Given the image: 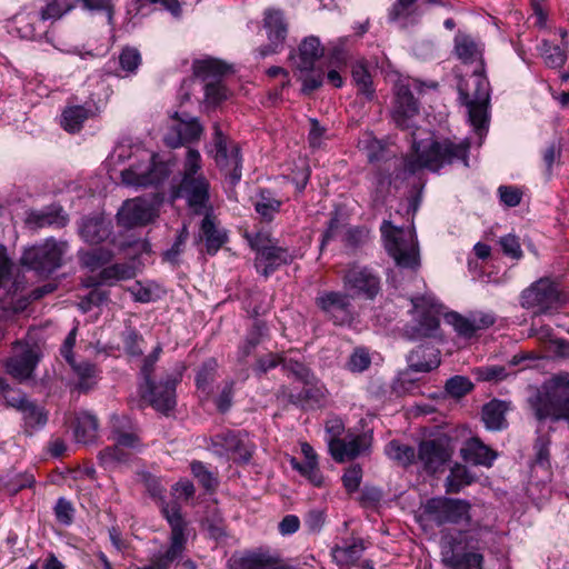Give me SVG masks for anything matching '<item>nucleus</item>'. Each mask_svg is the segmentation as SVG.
<instances>
[{"instance_id": "nucleus-1", "label": "nucleus", "mask_w": 569, "mask_h": 569, "mask_svg": "<svg viewBox=\"0 0 569 569\" xmlns=\"http://www.w3.org/2000/svg\"><path fill=\"white\" fill-rule=\"evenodd\" d=\"M469 148L470 142L467 139L459 142L449 139L436 141L431 138L421 141L413 140L412 153L406 158L405 168L410 173H415L422 168L438 171L455 161H462L465 166H468Z\"/></svg>"}, {"instance_id": "nucleus-2", "label": "nucleus", "mask_w": 569, "mask_h": 569, "mask_svg": "<svg viewBox=\"0 0 569 569\" xmlns=\"http://www.w3.org/2000/svg\"><path fill=\"white\" fill-rule=\"evenodd\" d=\"M200 169L201 156L199 151L189 149L184 160L183 177L177 188L176 197L184 199L192 213L203 216L213 212V206L210 183L202 173H199Z\"/></svg>"}, {"instance_id": "nucleus-3", "label": "nucleus", "mask_w": 569, "mask_h": 569, "mask_svg": "<svg viewBox=\"0 0 569 569\" xmlns=\"http://www.w3.org/2000/svg\"><path fill=\"white\" fill-rule=\"evenodd\" d=\"M462 103L468 108L469 121L481 137L488 126L490 86L485 67H478L471 74L462 77L458 83Z\"/></svg>"}, {"instance_id": "nucleus-4", "label": "nucleus", "mask_w": 569, "mask_h": 569, "mask_svg": "<svg viewBox=\"0 0 569 569\" xmlns=\"http://www.w3.org/2000/svg\"><path fill=\"white\" fill-rule=\"evenodd\" d=\"M529 405L539 421L569 422V376L552 378L541 391L529 398Z\"/></svg>"}, {"instance_id": "nucleus-5", "label": "nucleus", "mask_w": 569, "mask_h": 569, "mask_svg": "<svg viewBox=\"0 0 569 569\" xmlns=\"http://www.w3.org/2000/svg\"><path fill=\"white\" fill-rule=\"evenodd\" d=\"M325 47L316 36H308L289 54L291 68L298 80L302 82L301 91L310 94L323 82V71L316 69V62L323 56Z\"/></svg>"}, {"instance_id": "nucleus-6", "label": "nucleus", "mask_w": 569, "mask_h": 569, "mask_svg": "<svg viewBox=\"0 0 569 569\" xmlns=\"http://www.w3.org/2000/svg\"><path fill=\"white\" fill-rule=\"evenodd\" d=\"M162 513L171 528L170 546L161 553L154 555L146 565L137 569H171L181 559L186 549V521L183 520L180 508L176 502L167 503L162 507Z\"/></svg>"}, {"instance_id": "nucleus-7", "label": "nucleus", "mask_w": 569, "mask_h": 569, "mask_svg": "<svg viewBox=\"0 0 569 569\" xmlns=\"http://www.w3.org/2000/svg\"><path fill=\"white\" fill-rule=\"evenodd\" d=\"M478 541L469 533L442 537V561L451 569H483Z\"/></svg>"}, {"instance_id": "nucleus-8", "label": "nucleus", "mask_w": 569, "mask_h": 569, "mask_svg": "<svg viewBox=\"0 0 569 569\" xmlns=\"http://www.w3.org/2000/svg\"><path fill=\"white\" fill-rule=\"evenodd\" d=\"M381 232L385 237L386 249L397 266L412 269L419 266L418 246L411 231H406L385 221Z\"/></svg>"}, {"instance_id": "nucleus-9", "label": "nucleus", "mask_w": 569, "mask_h": 569, "mask_svg": "<svg viewBox=\"0 0 569 569\" xmlns=\"http://www.w3.org/2000/svg\"><path fill=\"white\" fill-rule=\"evenodd\" d=\"M112 439L114 445L99 453V459L104 466L124 462L129 456L128 450L137 449L140 445L137 428L126 416L112 417Z\"/></svg>"}, {"instance_id": "nucleus-10", "label": "nucleus", "mask_w": 569, "mask_h": 569, "mask_svg": "<svg viewBox=\"0 0 569 569\" xmlns=\"http://www.w3.org/2000/svg\"><path fill=\"white\" fill-rule=\"evenodd\" d=\"M471 505L463 499L438 497L429 499L425 505V515L437 526L469 525Z\"/></svg>"}, {"instance_id": "nucleus-11", "label": "nucleus", "mask_w": 569, "mask_h": 569, "mask_svg": "<svg viewBox=\"0 0 569 569\" xmlns=\"http://www.w3.org/2000/svg\"><path fill=\"white\" fill-rule=\"evenodd\" d=\"M67 243L48 239L43 243L26 249L21 263L40 274H49L61 266Z\"/></svg>"}, {"instance_id": "nucleus-12", "label": "nucleus", "mask_w": 569, "mask_h": 569, "mask_svg": "<svg viewBox=\"0 0 569 569\" xmlns=\"http://www.w3.org/2000/svg\"><path fill=\"white\" fill-rule=\"evenodd\" d=\"M167 162L158 161L154 154H146V158L121 172L122 182L126 186L147 187L163 181L170 174Z\"/></svg>"}, {"instance_id": "nucleus-13", "label": "nucleus", "mask_w": 569, "mask_h": 569, "mask_svg": "<svg viewBox=\"0 0 569 569\" xmlns=\"http://www.w3.org/2000/svg\"><path fill=\"white\" fill-rule=\"evenodd\" d=\"M343 288L352 297L373 300L381 290L379 276L368 267L353 264L343 274Z\"/></svg>"}, {"instance_id": "nucleus-14", "label": "nucleus", "mask_w": 569, "mask_h": 569, "mask_svg": "<svg viewBox=\"0 0 569 569\" xmlns=\"http://www.w3.org/2000/svg\"><path fill=\"white\" fill-rule=\"evenodd\" d=\"M351 298L347 292L327 291L317 298L316 303L335 325L349 326L355 319Z\"/></svg>"}, {"instance_id": "nucleus-15", "label": "nucleus", "mask_w": 569, "mask_h": 569, "mask_svg": "<svg viewBox=\"0 0 569 569\" xmlns=\"http://www.w3.org/2000/svg\"><path fill=\"white\" fill-rule=\"evenodd\" d=\"M178 378L167 377L158 385L153 381L140 385V395L157 411L169 415L176 407Z\"/></svg>"}, {"instance_id": "nucleus-16", "label": "nucleus", "mask_w": 569, "mask_h": 569, "mask_svg": "<svg viewBox=\"0 0 569 569\" xmlns=\"http://www.w3.org/2000/svg\"><path fill=\"white\" fill-rule=\"evenodd\" d=\"M157 216L158 210L153 202L143 198H134L123 202L117 213V221L119 226L131 229L147 226Z\"/></svg>"}, {"instance_id": "nucleus-17", "label": "nucleus", "mask_w": 569, "mask_h": 569, "mask_svg": "<svg viewBox=\"0 0 569 569\" xmlns=\"http://www.w3.org/2000/svg\"><path fill=\"white\" fill-rule=\"evenodd\" d=\"M214 160L217 164L224 171L230 183L234 186L240 181L242 176L240 149L237 146H233L231 150L228 149L227 139L218 124H214Z\"/></svg>"}, {"instance_id": "nucleus-18", "label": "nucleus", "mask_w": 569, "mask_h": 569, "mask_svg": "<svg viewBox=\"0 0 569 569\" xmlns=\"http://www.w3.org/2000/svg\"><path fill=\"white\" fill-rule=\"evenodd\" d=\"M263 29L268 43L259 48V54L264 58L279 52L286 42L288 34V21L283 12L277 9H268L263 17Z\"/></svg>"}, {"instance_id": "nucleus-19", "label": "nucleus", "mask_w": 569, "mask_h": 569, "mask_svg": "<svg viewBox=\"0 0 569 569\" xmlns=\"http://www.w3.org/2000/svg\"><path fill=\"white\" fill-rule=\"evenodd\" d=\"M521 299L522 307L535 308L537 312L545 313L558 305L559 291L552 281L540 279L522 292Z\"/></svg>"}, {"instance_id": "nucleus-20", "label": "nucleus", "mask_w": 569, "mask_h": 569, "mask_svg": "<svg viewBox=\"0 0 569 569\" xmlns=\"http://www.w3.org/2000/svg\"><path fill=\"white\" fill-rule=\"evenodd\" d=\"M39 361V352L36 346L16 343L13 356L6 362L7 372L19 382L29 380Z\"/></svg>"}, {"instance_id": "nucleus-21", "label": "nucleus", "mask_w": 569, "mask_h": 569, "mask_svg": "<svg viewBox=\"0 0 569 569\" xmlns=\"http://www.w3.org/2000/svg\"><path fill=\"white\" fill-rule=\"evenodd\" d=\"M212 448L218 456L232 455L236 461L248 462L253 451V445L247 436L226 431L212 437Z\"/></svg>"}, {"instance_id": "nucleus-22", "label": "nucleus", "mask_w": 569, "mask_h": 569, "mask_svg": "<svg viewBox=\"0 0 569 569\" xmlns=\"http://www.w3.org/2000/svg\"><path fill=\"white\" fill-rule=\"evenodd\" d=\"M448 323L463 337L470 338L478 330H485L496 322V317L491 312L475 311L463 317L458 312H449L446 315Z\"/></svg>"}, {"instance_id": "nucleus-23", "label": "nucleus", "mask_w": 569, "mask_h": 569, "mask_svg": "<svg viewBox=\"0 0 569 569\" xmlns=\"http://www.w3.org/2000/svg\"><path fill=\"white\" fill-rule=\"evenodd\" d=\"M418 459L429 473L443 471L451 459V451L438 440L423 441L419 446Z\"/></svg>"}, {"instance_id": "nucleus-24", "label": "nucleus", "mask_w": 569, "mask_h": 569, "mask_svg": "<svg viewBox=\"0 0 569 569\" xmlns=\"http://www.w3.org/2000/svg\"><path fill=\"white\" fill-rule=\"evenodd\" d=\"M176 123L164 134V142L171 148H177L186 142L197 140L201 136L203 128L197 118H179L174 113Z\"/></svg>"}, {"instance_id": "nucleus-25", "label": "nucleus", "mask_w": 569, "mask_h": 569, "mask_svg": "<svg viewBox=\"0 0 569 569\" xmlns=\"http://www.w3.org/2000/svg\"><path fill=\"white\" fill-rule=\"evenodd\" d=\"M371 446V438L367 435H357L345 439H331L329 450L333 459L338 462L355 459L368 451Z\"/></svg>"}, {"instance_id": "nucleus-26", "label": "nucleus", "mask_w": 569, "mask_h": 569, "mask_svg": "<svg viewBox=\"0 0 569 569\" xmlns=\"http://www.w3.org/2000/svg\"><path fill=\"white\" fill-rule=\"evenodd\" d=\"M292 259L293 254L287 248L278 246V241H276L260 256H257L256 267L264 277H268L277 268L290 263Z\"/></svg>"}, {"instance_id": "nucleus-27", "label": "nucleus", "mask_w": 569, "mask_h": 569, "mask_svg": "<svg viewBox=\"0 0 569 569\" xmlns=\"http://www.w3.org/2000/svg\"><path fill=\"white\" fill-rule=\"evenodd\" d=\"M455 53L463 63H478L485 67L483 44L470 34L459 31L455 37Z\"/></svg>"}, {"instance_id": "nucleus-28", "label": "nucleus", "mask_w": 569, "mask_h": 569, "mask_svg": "<svg viewBox=\"0 0 569 569\" xmlns=\"http://www.w3.org/2000/svg\"><path fill=\"white\" fill-rule=\"evenodd\" d=\"M200 240H203L206 251L209 254H216L218 250L226 243L227 233L223 229L219 228L217 219L212 212L203 214L200 224Z\"/></svg>"}, {"instance_id": "nucleus-29", "label": "nucleus", "mask_w": 569, "mask_h": 569, "mask_svg": "<svg viewBox=\"0 0 569 569\" xmlns=\"http://www.w3.org/2000/svg\"><path fill=\"white\" fill-rule=\"evenodd\" d=\"M110 221L99 216L84 218L80 226L81 237L92 244L106 240L110 236Z\"/></svg>"}, {"instance_id": "nucleus-30", "label": "nucleus", "mask_w": 569, "mask_h": 569, "mask_svg": "<svg viewBox=\"0 0 569 569\" xmlns=\"http://www.w3.org/2000/svg\"><path fill=\"white\" fill-rule=\"evenodd\" d=\"M460 452L465 461L476 466H491L496 458L495 452L478 438L468 440Z\"/></svg>"}, {"instance_id": "nucleus-31", "label": "nucleus", "mask_w": 569, "mask_h": 569, "mask_svg": "<svg viewBox=\"0 0 569 569\" xmlns=\"http://www.w3.org/2000/svg\"><path fill=\"white\" fill-rule=\"evenodd\" d=\"M363 550L365 546L362 541L360 539L352 538L335 546L331 550V556L337 565L343 567L358 561L361 558Z\"/></svg>"}, {"instance_id": "nucleus-32", "label": "nucleus", "mask_w": 569, "mask_h": 569, "mask_svg": "<svg viewBox=\"0 0 569 569\" xmlns=\"http://www.w3.org/2000/svg\"><path fill=\"white\" fill-rule=\"evenodd\" d=\"M418 112V103L412 93L405 87L397 90V108L395 111V120L400 127H409L407 120Z\"/></svg>"}, {"instance_id": "nucleus-33", "label": "nucleus", "mask_w": 569, "mask_h": 569, "mask_svg": "<svg viewBox=\"0 0 569 569\" xmlns=\"http://www.w3.org/2000/svg\"><path fill=\"white\" fill-rule=\"evenodd\" d=\"M194 74L204 83L220 81V77L229 71V66L218 59H204L193 64Z\"/></svg>"}, {"instance_id": "nucleus-34", "label": "nucleus", "mask_w": 569, "mask_h": 569, "mask_svg": "<svg viewBox=\"0 0 569 569\" xmlns=\"http://www.w3.org/2000/svg\"><path fill=\"white\" fill-rule=\"evenodd\" d=\"M98 419L96 416L81 412L76 417L74 437L78 442L90 443L98 436Z\"/></svg>"}, {"instance_id": "nucleus-35", "label": "nucleus", "mask_w": 569, "mask_h": 569, "mask_svg": "<svg viewBox=\"0 0 569 569\" xmlns=\"http://www.w3.org/2000/svg\"><path fill=\"white\" fill-rule=\"evenodd\" d=\"M69 363L78 378L77 388L80 391L87 392L97 385L99 371L96 365L88 361L76 362L74 360Z\"/></svg>"}, {"instance_id": "nucleus-36", "label": "nucleus", "mask_w": 569, "mask_h": 569, "mask_svg": "<svg viewBox=\"0 0 569 569\" xmlns=\"http://www.w3.org/2000/svg\"><path fill=\"white\" fill-rule=\"evenodd\" d=\"M507 405L503 401L493 400L487 403L482 409V420L490 430H501L506 428Z\"/></svg>"}, {"instance_id": "nucleus-37", "label": "nucleus", "mask_w": 569, "mask_h": 569, "mask_svg": "<svg viewBox=\"0 0 569 569\" xmlns=\"http://www.w3.org/2000/svg\"><path fill=\"white\" fill-rule=\"evenodd\" d=\"M233 569H287L277 561L260 553H248L230 560Z\"/></svg>"}, {"instance_id": "nucleus-38", "label": "nucleus", "mask_w": 569, "mask_h": 569, "mask_svg": "<svg viewBox=\"0 0 569 569\" xmlns=\"http://www.w3.org/2000/svg\"><path fill=\"white\" fill-rule=\"evenodd\" d=\"M439 365L438 351L433 348H419L410 356V367L415 371L428 372Z\"/></svg>"}, {"instance_id": "nucleus-39", "label": "nucleus", "mask_w": 569, "mask_h": 569, "mask_svg": "<svg viewBox=\"0 0 569 569\" xmlns=\"http://www.w3.org/2000/svg\"><path fill=\"white\" fill-rule=\"evenodd\" d=\"M136 276V270L127 263H116L103 268L99 273V284H113L120 280L131 279Z\"/></svg>"}, {"instance_id": "nucleus-40", "label": "nucleus", "mask_w": 569, "mask_h": 569, "mask_svg": "<svg viewBox=\"0 0 569 569\" xmlns=\"http://www.w3.org/2000/svg\"><path fill=\"white\" fill-rule=\"evenodd\" d=\"M67 221L68 219L62 214L61 210L32 212L27 219V223L36 229L43 228L46 226L63 227Z\"/></svg>"}, {"instance_id": "nucleus-41", "label": "nucleus", "mask_w": 569, "mask_h": 569, "mask_svg": "<svg viewBox=\"0 0 569 569\" xmlns=\"http://www.w3.org/2000/svg\"><path fill=\"white\" fill-rule=\"evenodd\" d=\"M389 459L399 466L407 467L415 461L416 451L411 446L400 443L397 440L390 441L385 449Z\"/></svg>"}, {"instance_id": "nucleus-42", "label": "nucleus", "mask_w": 569, "mask_h": 569, "mask_svg": "<svg viewBox=\"0 0 569 569\" xmlns=\"http://www.w3.org/2000/svg\"><path fill=\"white\" fill-rule=\"evenodd\" d=\"M88 117L89 110L84 107L76 106L67 108L62 113L61 126L69 132H77L81 129Z\"/></svg>"}, {"instance_id": "nucleus-43", "label": "nucleus", "mask_w": 569, "mask_h": 569, "mask_svg": "<svg viewBox=\"0 0 569 569\" xmlns=\"http://www.w3.org/2000/svg\"><path fill=\"white\" fill-rule=\"evenodd\" d=\"M472 482V477L468 472L467 468L460 465H456L450 469L445 487L448 493H457L463 487Z\"/></svg>"}, {"instance_id": "nucleus-44", "label": "nucleus", "mask_w": 569, "mask_h": 569, "mask_svg": "<svg viewBox=\"0 0 569 569\" xmlns=\"http://www.w3.org/2000/svg\"><path fill=\"white\" fill-rule=\"evenodd\" d=\"M281 207V201L276 199L270 191L263 190L260 192L254 208L256 211L266 221H271L274 214L279 211Z\"/></svg>"}, {"instance_id": "nucleus-45", "label": "nucleus", "mask_w": 569, "mask_h": 569, "mask_svg": "<svg viewBox=\"0 0 569 569\" xmlns=\"http://www.w3.org/2000/svg\"><path fill=\"white\" fill-rule=\"evenodd\" d=\"M350 37H340L328 44L329 59L336 66H346L349 59Z\"/></svg>"}, {"instance_id": "nucleus-46", "label": "nucleus", "mask_w": 569, "mask_h": 569, "mask_svg": "<svg viewBox=\"0 0 569 569\" xmlns=\"http://www.w3.org/2000/svg\"><path fill=\"white\" fill-rule=\"evenodd\" d=\"M20 412L22 413L27 427L32 429L41 428L48 421L46 410L30 400L22 407Z\"/></svg>"}, {"instance_id": "nucleus-47", "label": "nucleus", "mask_w": 569, "mask_h": 569, "mask_svg": "<svg viewBox=\"0 0 569 569\" xmlns=\"http://www.w3.org/2000/svg\"><path fill=\"white\" fill-rule=\"evenodd\" d=\"M12 268L13 264L8 258L4 247L0 246V288L11 283L9 293L16 296L20 288L16 281H12Z\"/></svg>"}, {"instance_id": "nucleus-48", "label": "nucleus", "mask_w": 569, "mask_h": 569, "mask_svg": "<svg viewBox=\"0 0 569 569\" xmlns=\"http://www.w3.org/2000/svg\"><path fill=\"white\" fill-rule=\"evenodd\" d=\"M352 79L359 88V91L371 99L375 90L372 89V79L362 63H357L352 68Z\"/></svg>"}, {"instance_id": "nucleus-49", "label": "nucleus", "mask_w": 569, "mask_h": 569, "mask_svg": "<svg viewBox=\"0 0 569 569\" xmlns=\"http://www.w3.org/2000/svg\"><path fill=\"white\" fill-rule=\"evenodd\" d=\"M0 393L7 406L16 408L19 411L29 401L23 392L11 388L2 379H0Z\"/></svg>"}, {"instance_id": "nucleus-50", "label": "nucleus", "mask_w": 569, "mask_h": 569, "mask_svg": "<svg viewBox=\"0 0 569 569\" xmlns=\"http://www.w3.org/2000/svg\"><path fill=\"white\" fill-rule=\"evenodd\" d=\"M111 258L112 253L109 250L97 248L86 252L81 257V261L86 267L90 268L91 270H96L104 263L109 262Z\"/></svg>"}, {"instance_id": "nucleus-51", "label": "nucleus", "mask_w": 569, "mask_h": 569, "mask_svg": "<svg viewBox=\"0 0 569 569\" xmlns=\"http://www.w3.org/2000/svg\"><path fill=\"white\" fill-rule=\"evenodd\" d=\"M542 56L545 58V62L551 68L562 67L566 62V53L565 51L558 47L552 46L549 42L545 41L542 43Z\"/></svg>"}, {"instance_id": "nucleus-52", "label": "nucleus", "mask_w": 569, "mask_h": 569, "mask_svg": "<svg viewBox=\"0 0 569 569\" xmlns=\"http://www.w3.org/2000/svg\"><path fill=\"white\" fill-rule=\"evenodd\" d=\"M472 388V382L463 376H455L446 382V391L455 398L463 397L471 391Z\"/></svg>"}, {"instance_id": "nucleus-53", "label": "nucleus", "mask_w": 569, "mask_h": 569, "mask_svg": "<svg viewBox=\"0 0 569 569\" xmlns=\"http://www.w3.org/2000/svg\"><path fill=\"white\" fill-rule=\"evenodd\" d=\"M121 69L126 72H134L141 63V56L136 48H124L119 57Z\"/></svg>"}, {"instance_id": "nucleus-54", "label": "nucleus", "mask_w": 569, "mask_h": 569, "mask_svg": "<svg viewBox=\"0 0 569 569\" xmlns=\"http://www.w3.org/2000/svg\"><path fill=\"white\" fill-rule=\"evenodd\" d=\"M246 238L249 241L250 247L257 251V256H260L262 251L277 241L268 231H258L252 234L247 233Z\"/></svg>"}, {"instance_id": "nucleus-55", "label": "nucleus", "mask_w": 569, "mask_h": 569, "mask_svg": "<svg viewBox=\"0 0 569 569\" xmlns=\"http://www.w3.org/2000/svg\"><path fill=\"white\" fill-rule=\"evenodd\" d=\"M371 359L369 353L365 349H356L350 356L347 368L351 372H362L369 368Z\"/></svg>"}, {"instance_id": "nucleus-56", "label": "nucleus", "mask_w": 569, "mask_h": 569, "mask_svg": "<svg viewBox=\"0 0 569 569\" xmlns=\"http://www.w3.org/2000/svg\"><path fill=\"white\" fill-rule=\"evenodd\" d=\"M204 98L210 104H218L227 98V90L221 81H208L204 83Z\"/></svg>"}, {"instance_id": "nucleus-57", "label": "nucleus", "mask_w": 569, "mask_h": 569, "mask_svg": "<svg viewBox=\"0 0 569 569\" xmlns=\"http://www.w3.org/2000/svg\"><path fill=\"white\" fill-rule=\"evenodd\" d=\"M191 470L193 476L199 480V482L206 488V489H213L217 485V479L210 472L206 466L200 461H194L191 463Z\"/></svg>"}, {"instance_id": "nucleus-58", "label": "nucleus", "mask_w": 569, "mask_h": 569, "mask_svg": "<svg viewBox=\"0 0 569 569\" xmlns=\"http://www.w3.org/2000/svg\"><path fill=\"white\" fill-rule=\"evenodd\" d=\"M54 515L60 523L70 525L73 520L74 508L66 498H59L54 507Z\"/></svg>"}, {"instance_id": "nucleus-59", "label": "nucleus", "mask_w": 569, "mask_h": 569, "mask_svg": "<svg viewBox=\"0 0 569 569\" xmlns=\"http://www.w3.org/2000/svg\"><path fill=\"white\" fill-rule=\"evenodd\" d=\"M362 478V469L360 466L355 465L346 470L342 481L348 492H355L358 490Z\"/></svg>"}, {"instance_id": "nucleus-60", "label": "nucleus", "mask_w": 569, "mask_h": 569, "mask_svg": "<svg viewBox=\"0 0 569 569\" xmlns=\"http://www.w3.org/2000/svg\"><path fill=\"white\" fill-rule=\"evenodd\" d=\"M500 246L505 254L513 259H520L522 257L519 239L515 234H507L502 237L500 239Z\"/></svg>"}, {"instance_id": "nucleus-61", "label": "nucleus", "mask_w": 569, "mask_h": 569, "mask_svg": "<svg viewBox=\"0 0 569 569\" xmlns=\"http://www.w3.org/2000/svg\"><path fill=\"white\" fill-rule=\"evenodd\" d=\"M160 352H161V347L157 346L153 349V351L148 357L144 358L143 363L141 366V370H140L141 377L143 380L142 383H149L150 381H152L151 376L154 370V365L159 359Z\"/></svg>"}, {"instance_id": "nucleus-62", "label": "nucleus", "mask_w": 569, "mask_h": 569, "mask_svg": "<svg viewBox=\"0 0 569 569\" xmlns=\"http://www.w3.org/2000/svg\"><path fill=\"white\" fill-rule=\"evenodd\" d=\"M498 193L501 202L508 207H516L520 203L522 193L521 191L512 186H500Z\"/></svg>"}, {"instance_id": "nucleus-63", "label": "nucleus", "mask_w": 569, "mask_h": 569, "mask_svg": "<svg viewBox=\"0 0 569 569\" xmlns=\"http://www.w3.org/2000/svg\"><path fill=\"white\" fill-rule=\"evenodd\" d=\"M415 2H396L390 11V19L393 21H406L416 11Z\"/></svg>"}, {"instance_id": "nucleus-64", "label": "nucleus", "mask_w": 569, "mask_h": 569, "mask_svg": "<svg viewBox=\"0 0 569 569\" xmlns=\"http://www.w3.org/2000/svg\"><path fill=\"white\" fill-rule=\"evenodd\" d=\"M72 9L71 6L61 7V2H48L41 10L42 20H57Z\"/></svg>"}]
</instances>
